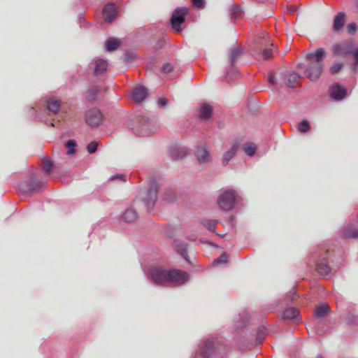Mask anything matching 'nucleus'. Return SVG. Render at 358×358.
Instances as JSON below:
<instances>
[{
  "label": "nucleus",
  "instance_id": "1",
  "mask_svg": "<svg viewBox=\"0 0 358 358\" xmlns=\"http://www.w3.org/2000/svg\"><path fill=\"white\" fill-rule=\"evenodd\" d=\"M326 56L327 52L323 48H317L306 55V59L308 60L306 65L299 64L297 67L299 69H304V75L310 81H316L322 74L324 68L323 61Z\"/></svg>",
  "mask_w": 358,
  "mask_h": 358
},
{
  "label": "nucleus",
  "instance_id": "2",
  "mask_svg": "<svg viewBox=\"0 0 358 358\" xmlns=\"http://www.w3.org/2000/svg\"><path fill=\"white\" fill-rule=\"evenodd\" d=\"M150 276L155 284L166 286L180 285L189 278L188 275L184 271L176 269L166 270L162 267L152 268Z\"/></svg>",
  "mask_w": 358,
  "mask_h": 358
},
{
  "label": "nucleus",
  "instance_id": "3",
  "mask_svg": "<svg viewBox=\"0 0 358 358\" xmlns=\"http://www.w3.org/2000/svg\"><path fill=\"white\" fill-rule=\"evenodd\" d=\"M133 133L139 137L149 136L157 131V127L147 117H142L132 128Z\"/></svg>",
  "mask_w": 358,
  "mask_h": 358
},
{
  "label": "nucleus",
  "instance_id": "4",
  "mask_svg": "<svg viewBox=\"0 0 358 358\" xmlns=\"http://www.w3.org/2000/svg\"><path fill=\"white\" fill-rule=\"evenodd\" d=\"M236 196L234 190L229 189L223 192L218 197V206L223 210L232 209L235 205Z\"/></svg>",
  "mask_w": 358,
  "mask_h": 358
},
{
  "label": "nucleus",
  "instance_id": "5",
  "mask_svg": "<svg viewBox=\"0 0 358 358\" xmlns=\"http://www.w3.org/2000/svg\"><path fill=\"white\" fill-rule=\"evenodd\" d=\"M187 13L185 8L176 9L171 17V24L172 29L177 33L181 31L180 25L185 22V16Z\"/></svg>",
  "mask_w": 358,
  "mask_h": 358
},
{
  "label": "nucleus",
  "instance_id": "6",
  "mask_svg": "<svg viewBox=\"0 0 358 358\" xmlns=\"http://www.w3.org/2000/svg\"><path fill=\"white\" fill-rule=\"evenodd\" d=\"M85 120L88 125L95 127L101 123L103 117L99 109L92 108L85 113Z\"/></svg>",
  "mask_w": 358,
  "mask_h": 358
},
{
  "label": "nucleus",
  "instance_id": "7",
  "mask_svg": "<svg viewBox=\"0 0 358 358\" xmlns=\"http://www.w3.org/2000/svg\"><path fill=\"white\" fill-rule=\"evenodd\" d=\"M195 156L199 164H207L211 161L210 149L206 145H199L195 150Z\"/></svg>",
  "mask_w": 358,
  "mask_h": 358
},
{
  "label": "nucleus",
  "instance_id": "8",
  "mask_svg": "<svg viewBox=\"0 0 358 358\" xmlns=\"http://www.w3.org/2000/svg\"><path fill=\"white\" fill-rule=\"evenodd\" d=\"M334 54L339 57H345L350 53H353V45L351 42H343L333 46Z\"/></svg>",
  "mask_w": 358,
  "mask_h": 358
},
{
  "label": "nucleus",
  "instance_id": "9",
  "mask_svg": "<svg viewBox=\"0 0 358 358\" xmlns=\"http://www.w3.org/2000/svg\"><path fill=\"white\" fill-rule=\"evenodd\" d=\"M157 199V190L156 187H151L145 194L143 200L148 209H151Z\"/></svg>",
  "mask_w": 358,
  "mask_h": 358
},
{
  "label": "nucleus",
  "instance_id": "10",
  "mask_svg": "<svg viewBox=\"0 0 358 358\" xmlns=\"http://www.w3.org/2000/svg\"><path fill=\"white\" fill-rule=\"evenodd\" d=\"M117 15L116 8L114 4L108 3L105 6L103 10V16L105 21L110 22Z\"/></svg>",
  "mask_w": 358,
  "mask_h": 358
},
{
  "label": "nucleus",
  "instance_id": "11",
  "mask_svg": "<svg viewBox=\"0 0 358 358\" xmlns=\"http://www.w3.org/2000/svg\"><path fill=\"white\" fill-rule=\"evenodd\" d=\"M148 94L147 89L141 85L137 86L134 88L132 91V97L136 102H141L145 99Z\"/></svg>",
  "mask_w": 358,
  "mask_h": 358
},
{
  "label": "nucleus",
  "instance_id": "12",
  "mask_svg": "<svg viewBox=\"0 0 358 358\" xmlns=\"http://www.w3.org/2000/svg\"><path fill=\"white\" fill-rule=\"evenodd\" d=\"M331 96L335 100H341L346 96V90L338 84L333 85L331 87Z\"/></svg>",
  "mask_w": 358,
  "mask_h": 358
},
{
  "label": "nucleus",
  "instance_id": "13",
  "mask_svg": "<svg viewBox=\"0 0 358 358\" xmlns=\"http://www.w3.org/2000/svg\"><path fill=\"white\" fill-rule=\"evenodd\" d=\"M300 75L296 73H289L285 77V83L288 87L294 88L299 85Z\"/></svg>",
  "mask_w": 358,
  "mask_h": 358
},
{
  "label": "nucleus",
  "instance_id": "14",
  "mask_svg": "<svg viewBox=\"0 0 358 358\" xmlns=\"http://www.w3.org/2000/svg\"><path fill=\"white\" fill-rule=\"evenodd\" d=\"M94 74L100 75L106 72L108 63L106 60L102 59H96L94 60Z\"/></svg>",
  "mask_w": 358,
  "mask_h": 358
},
{
  "label": "nucleus",
  "instance_id": "15",
  "mask_svg": "<svg viewBox=\"0 0 358 358\" xmlns=\"http://www.w3.org/2000/svg\"><path fill=\"white\" fill-rule=\"evenodd\" d=\"M239 144L238 143H234L229 150L224 152L223 155V162L228 163L236 155Z\"/></svg>",
  "mask_w": 358,
  "mask_h": 358
},
{
  "label": "nucleus",
  "instance_id": "16",
  "mask_svg": "<svg viewBox=\"0 0 358 358\" xmlns=\"http://www.w3.org/2000/svg\"><path fill=\"white\" fill-rule=\"evenodd\" d=\"M212 114V107L207 103L202 104L199 109V116L201 119H208Z\"/></svg>",
  "mask_w": 358,
  "mask_h": 358
},
{
  "label": "nucleus",
  "instance_id": "17",
  "mask_svg": "<svg viewBox=\"0 0 358 358\" xmlns=\"http://www.w3.org/2000/svg\"><path fill=\"white\" fill-rule=\"evenodd\" d=\"M138 214L134 209L127 210L122 215V219L123 221L127 222H132L136 220Z\"/></svg>",
  "mask_w": 358,
  "mask_h": 358
},
{
  "label": "nucleus",
  "instance_id": "18",
  "mask_svg": "<svg viewBox=\"0 0 358 358\" xmlns=\"http://www.w3.org/2000/svg\"><path fill=\"white\" fill-rule=\"evenodd\" d=\"M317 269L324 277L327 276L330 273V268L325 259H322L317 264Z\"/></svg>",
  "mask_w": 358,
  "mask_h": 358
},
{
  "label": "nucleus",
  "instance_id": "19",
  "mask_svg": "<svg viewBox=\"0 0 358 358\" xmlns=\"http://www.w3.org/2000/svg\"><path fill=\"white\" fill-rule=\"evenodd\" d=\"M47 107L50 112L56 114L60 108V102L55 98H50L47 101Z\"/></svg>",
  "mask_w": 358,
  "mask_h": 358
},
{
  "label": "nucleus",
  "instance_id": "20",
  "mask_svg": "<svg viewBox=\"0 0 358 358\" xmlns=\"http://www.w3.org/2000/svg\"><path fill=\"white\" fill-rule=\"evenodd\" d=\"M201 350L202 358H210L214 352L213 345L210 343H205V345L201 347Z\"/></svg>",
  "mask_w": 358,
  "mask_h": 358
},
{
  "label": "nucleus",
  "instance_id": "21",
  "mask_svg": "<svg viewBox=\"0 0 358 358\" xmlns=\"http://www.w3.org/2000/svg\"><path fill=\"white\" fill-rule=\"evenodd\" d=\"M120 41L116 38L108 39L105 43L106 49L107 51L109 52L115 50L120 45Z\"/></svg>",
  "mask_w": 358,
  "mask_h": 358
},
{
  "label": "nucleus",
  "instance_id": "22",
  "mask_svg": "<svg viewBox=\"0 0 358 358\" xmlns=\"http://www.w3.org/2000/svg\"><path fill=\"white\" fill-rule=\"evenodd\" d=\"M343 236L345 238H356L358 237V229L353 226H348L343 231Z\"/></svg>",
  "mask_w": 358,
  "mask_h": 358
},
{
  "label": "nucleus",
  "instance_id": "23",
  "mask_svg": "<svg viewBox=\"0 0 358 358\" xmlns=\"http://www.w3.org/2000/svg\"><path fill=\"white\" fill-rule=\"evenodd\" d=\"M329 306L327 304H322L315 308V315L318 317H322L326 315L329 310Z\"/></svg>",
  "mask_w": 358,
  "mask_h": 358
},
{
  "label": "nucleus",
  "instance_id": "24",
  "mask_svg": "<svg viewBox=\"0 0 358 358\" xmlns=\"http://www.w3.org/2000/svg\"><path fill=\"white\" fill-rule=\"evenodd\" d=\"M345 15L343 13H339L334 19V29L335 30H339L342 28L344 24Z\"/></svg>",
  "mask_w": 358,
  "mask_h": 358
},
{
  "label": "nucleus",
  "instance_id": "25",
  "mask_svg": "<svg viewBox=\"0 0 358 358\" xmlns=\"http://www.w3.org/2000/svg\"><path fill=\"white\" fill-rule=\"evenodd\" d=\"M299 315V311L294 308L286 309L283 313V317L285 319H294Z\"/></svg>",
  "mask_w": 358,
  "mask_h": 358
},
{
  "label": "nucleus",
  "instance_id": "26",
  "mask_svg": "<svg viewBox=\"0 0 358 358\" xmlns=\"http://www.w3.org/2000/svg\"><path fill=\"white\" fill-rule=\"evenodd\" d=\"M310 129V123L306 120H303L298 125V130L301 133H306Z\"/></svg>",
  "mask_w": 358,
  "mask_h": 358
},
{
  "label": "nucleus",
  "instance_id": "27",
  "mask_svg": "<svg viewBox=\"0 0 358 358\" xmlns=\"http://www.w3.org/2000/svg\"><path fill=\"white\" fill-rule=\"evenodd\" d=\"M243 150L249 156H252L255 152L256 147L252 143L245 144L243 146Z\"/></svg>",
  "mask_w": 358,
  "mask_h": 358
},
{
  "label": "nucleus",
  "instance_id": "28",
  "mask_svg": "<svg viewBox=\"0 0 358 358\" xmlns=\"http://www.w3.org/2000/svg\"><path fill=\"white\" fill-rule=\"evenodd\" d=\"M342 68H343L342 63L335 62L331 66L329 71H330L331 73L335 74V73H337L338 72H339Z\"/></svg>",
  "mask_w": 358,
  "mask_h": 358
},
{
  "label": "nucleus",
  "instance_id": "29",
  "mask_svg": "<svg viewBox=\"0 0 358 358\" xmlns=\"http://www.w3.org/2000/svg\"><path fill=\"white\" fill-rule=\"evenodd\" d=\"M203 226H205L208 230L211 231H214L215 226L217 224V221L215 220H206L203 222Z\"/></svg>",
  "mask_w": 358,
  "mask_h": 358
},
{
  "label": "nucleus",
  "instance_id": "30",
  "mask_svg": "<svg viewBox=\"0 0 358 358\" xmlns=\"http://www.w3.org/2000/svg\"><path fill=\"white\" fill-rule=\"evenodd\" d=\"M76 145V143L73 140H69L66 142V147L68 148L67 153L69 155H72L74 153V152H75L74 148Z\"/></svg>",
  "mask_w": 358,
  "mask_h": 358
},
{
  "label": "nucleus",
  "instance_id": "31",
  "mask_svg": "<svg viewBox=\"0 0 358 358\" xmlns=\"http://www.w3.org/2000/svg\"><path fill=\"white\" fill-rule=\"evenodd\" d=\"M98 145L99 143L96 141H92L87 146L88 152L90 154L95 152L97 149Z\"/></svg>",
  "mask_w": 358,
  "mask_h": 358
},
{
  "label": "nucleus",
  "instance_id": "32",
  "mask_svg": "<svg viewBox=\"0 0 358 358\" xmlns=\"http://www.w3.org/2000/svg\"><path fill=\"white\" fill-rule=\"evenodd\" d=\"M227 260V256L225 253H223L219 258L214 261V264H218L221 263H226Z\"/></svg>",
  "mask_w": 358,
  "mask_h": 358
},
{
  "label": "nucleus",
  "instance_id": "33",
  "mask_svg": "<svg viewBox=\"0 0 358 358\" xmlns=\"http://www.w3.org/2000/svg\"><path fill=\"white\" fill-rule=\"evenodd\" d=\"M241 48H237L233 50L231 53V60L234 61L236 57H238V56L241 54Z\"/></svg>",
  "mask_w": 358,
  "mask_h": 358
},
{
  "label": "nucleus",
  "instance_id": "34",
  "mask_svg": "<svg viewBox=\"0 0 358 358\" xmlns=\"http://www.w3.org/2000/svg\"><path fill=\"white\" fill-rule=\"evenodd\" d=\"M162 70L164 73H169L173 70V66L169 63H166L163 65Z\"/></svg>",
  "mask_w": 358,
  "mask_h": 358
},
{
  "label": "nucleus",
  "instance_id": "35",
  "mask_svg": "<svg viewBox=\"0 0 358 358\" xmlns=\"http://www.w3.org/2000/svg\"><path fill=\"white\" fill-rule=\"evenodd\" d=\"M52 163L50 161L47 160L44 162L43 169L47 173H49L52 169Z\"/></svg>",
  "mask_w": 358,
  "mask_h": 358
},
{
  "label": "nucleus",
  "instance_id": "36",
  "mask_svg": "<svg viewBox=\"0 0 358 358\" xmlns=\"http://www.w3.org/2000/svg\"><path fill=\"white\" fill-rule=\"evenodd\" d=\"M262 56L264 59H268L272 57V50L270 49H265L262 52Z\"/></svg>",
  "mask_w": 358,
  "mask_h": 358
},
{
  "label": "nucleus",
  "instance_id": "37",
  "mask_svg": "<svg viewBox=\"0 0 358 358\" xmlns=\"http://www.w3.org/2000/svg\"><path fill=\"white\" fill-rule=\"evenodd\" d=\"M347 28L350 34H354L357 30V25L355 23H351L348 24Z\"/></svg>",
  "mask_w": 358,
  "mask_h": 358
},
{
  "label": "nucleus",
  "instance_id": "38",
  "mask_svg": "<svg viewBox=\"0 0 358 358\" xmlns=\"http://www.w3.org/2000/svg\"><path fill=\"white\" fill-rule=\"evenodd\" d=\"M193 4L198 8L203 7L204 6V0H192Z\"/></svg>",
  "mask_w": 358,
  "mask_h": 358
},
{
  "label": "nucleus",
  "instance_id": "39",
  "mask_svg": "<svg viewBox=\"0 0 358 358\" xmlns=\"http://www.w3.org/2000/svg\"><path fill=\"white\" fill-rule=\"evenodd\" d=\"M268 81L272 85H274L276 84L275 76L273 73H269L268 77Z\"/></svg>",
  "mask_w": 358,
  "mask_h": 358
},
{
  "label": "nucleus",
  "instance_id": "40",
  "mask_svg": "<svg viewBox=\"0 0 358 358\" xmlns=\"http://www.w3.org/2000/svg\"><path fill=\"white\" fill-rule=\"evenodd\" d=\"M168 100L165 98H160L157 101V104L159 106H166L167 105Z\"/></svg>",
  "mask_w": 358,
  "mask_h": 358
},
{
  "label": "nucleus",
  "instance_id": "41",
  "mask_svg": "<svg viewBox=\"0 0 358 358\" xmlns=\"http://www.w3.org/2000/svg\"><path fill=\"white\" fill-rule=\"evenodd\" d=\"M178 252L185 259L187 260V253L185 248H182L180 250H178Z\"/></svg>",
  "mask_w": 358,
  "mask_h": 358
},
{
  "label": "nucleus",
  "instance_id": "42",
  "mask_svg": "<svg viewBox=\"0 0 358 358\" xmlns=\"http://www.w3.org/2000/svg\"><path fill=\"white\" fill-rule=\"evenodd\" d=\"M354 58L358 62V48L353 51Z\"/></svg>",
  "mask_w": 358,
  "mask_h": 358
},
{
  "label": "nucleus",
  "instance_id": "43",
  "mask_svg": "<svg viewBox=\"0 0 358 358\" xmlns=\"http://www.w3.org/2000/svg\"><path fill=\"white\" fill-rule=\"evenodd\" d=\"M238 10H239V8H238V7H236V8H234V13H238Z\"/></svg>",
  "mask_w": 358,
  "mask_h": 358
},
{
  "label": "nucleus",
  "instance_id": "44",
  "mask_svg": "<svg viewBox=\"0 0 358 358\" xmlns=\"http://www.w3.org/2000/svg\"><path fill=\"white\" fill-rule=\"evenodd\" d=\"M316 358H322V357H316Z\"/></svg>",
  "mask_w": 358,
  "mask_h": 358
},
{
  "label": "nucleus",
  "instance_id": "45",
  "mask_svg": "<svg viewBox=\"0 0 358 358\" xmlns=\"http://www.w3.org/2000/svg\"><path fill=\"white\" fill-rule=\"evenodd\" d=\"M197 358H199V357H197Z\"/></svg>",
  "mask_w": 358,
  "mask_h": 358
}]
</instances>
